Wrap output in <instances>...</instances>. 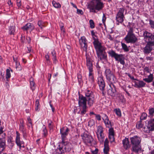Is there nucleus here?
Instances as JSON below:
<instances>
[{
	"instance_id": "obj_1",
	"label": "nucleus",
	"mask_w": 154,
	"mask_h": 154,
	"mask_svg": "<svg viewBox=\"0 0 154 154\" xmlns=\"http://www.w3.org/2000/svg\"><path fill=\"white\" fill-rule=\"evenodd\" d=\"M130 140L131 143L132 145L131 150L135 153H138L141 149V146H140L141 141V138L139 136H134L131 137Z\"/></svg>"
},
{
	"instance_id": "obj_2",
	"label": "nucleus",
	"mask_w": 154,
	"mask_h": 154,
	"mask_svg": "<svg viewBox=\"0 0 154 154\" xmlns=\"http://www.w3.org/2000/svg\"><path fill=\"white\" fill-rule=\"evenodd\" d=\"M102 0H92L89 5L90 11L96 13L97 11H100L104 7V5Z\"/></svg>"
},
{
	"instance_id": "obj_3",
	"label": "nucleus",
	"mask_w": 154,
	"mask_h": 154,
	"mask_svg": "<svg viewBox=\"0 0 154 154\" xmlns=\"http://www.w3.org/2000/svg\"><path fill=\"white\" fill-rule=\"evenodd\" d=\"M85 94L88 105L90 106H92L95 100L93 92L87 89L85 91Z\"/></svg>"
},
{
	"instance_id": "obj_4",
	"label": "nucleus",
	"mask_w": 154,
	"mask_h": 154,
	"mask_svg": "<svg viewBox=\"0 0 154 154\" xmlns=\"http://www.w3.org/2000/svg\"><path fill=\"white\" fill-rule=\"evenodd\" d=\"M105 75L106 79L111 83H115L116 79L112 72L109 69H106L105 71Z\"/></svg>"
},
{
	"instance_id": "obj_5",
	"label": "nucleus",
	"mask_w": 154,
	"mask_h": 154,
	"mask_svg": "<svg viewBox=\"0 0 154 154\" xmlns=\"http://www.w3.org/2000/svg\"><path fill=\"white\" fill-rule=\"evenodd\" d=\"M124 40L127 43H134L138 40V39L134 33H128L124 38Z\"/></svg>"
},
{
	"instance_id": "obj_6",
	"label": "nucleus",
	"mask_w": 154,
	"mask_h": 154,
	"mask_svg": "<svg viewBox=\"0 0 154 154\" xmlns=\"http://www.w3.org/2000/svg\"><path fill=\"white\" fill-rule=\"evenodd\" d=\"M83 142L86 144L91 145L94 141L93 138L90 135L87 134H84L81 135Z\"/></svg>"
},
{
	"instance_id": "obj_7",
	"label": "nucleus",
	"mask_w": 154,
	"mask_h": 154,
	"mask_svg": "<svg viewBox=\"0 0 154 154\" xmlns=\"http://www.w3.org/2000/svg\"><path fill=\"white\" fill-rule=\"evenodd\" d=\"M93 43L96 50L97 53L105 51L106 48L102 46L101 43L98 40H95L93 42Z\"/></svg>"
},
{
	"instance_id": "obj_8",
	"label": "nucleus",
	"mask_w": 154,
	"mask_h": 154,
	"mask_svg": "<svg viewBox=\"0 0 154 154\" xmlns=\"http://www.w3.org/2000/svg\"><path fill=\"white\" fill-rule=\"evenodd\" d=\"M124 10L123 8H120L116 15V20L117 22L120 23H122L124 20Z\"/></svg>"
},
{
	"instance_id": "obj_9",
	"label": "nucleus",
	"mask_w": 154,
	"mask_h": 154,
	"mask_svg": "<svg viewBox=\"0 0 154 154\" xmlns=\"http://www.w3.org/2000/svg\"><path fill=\"white\" fill-rule=\"evenodd\" d=\"M143 36L144 40L147 43H154V35H152L151 33L145 31L143 33Z\"/></svg>"
},
{
	"instance_id": "obj_10",
	"label": "nucleus",
	"mask_w": 154,
	"mask_h": 154,
	"mask_svg": "<svg viewBox=\"0 0 154 154\" xmlns=\"http://www.w3.org/2000/svg\"><path fill=\"white\" fill-rule=\"evenodd\" d=\"M108 54L111 57H114L116 61H119L124 57L122 54H118L113 50H111L108 52Z\"/></svg>"
},
{
	"instance_id": "obj_11",
	"label": "nucleus",
	"mask_w": 154,
	"mask_h": 154,
	"mask_svg": "<svg viewBox=\"0 0 154 154\" xmlns=\"http://www.w3.org/2000/svg\"><path fill=\"white\" fill-rule=\"evenodd\" d=\"M102 119L104 121L106 127V128H112L113 126V124H112L111 122L109 120L108 116L106 114H103L102 116Z\"/></svg>"
},
{
	"instance_id": "obj_12",
	"label": "nucleus",
	"mask_w": 154,
	"mask_h": 154,
	"mask_svg": "<svg viewBox=\"0 0 154 154\" xmlns=\"http://www.w3.org/2000/svg\"><path fill=\"white\" fill-rule=\"evenodd\" d=\"M60 132L62 138V143L64 144L66 142V136L67 135V128H62L60 129Z\"/></svg>"
},
{
	"instance_id": "obj_13",
	"label": "nucleus",
	"mask_w": 154,
	"mask_h": 154,
	"mask_svg": "<svg viewBox=\"0 0 154 154\" xmlns=\"http://www.w3.org/2000/svg\"><path fill=\"white\" fill-rule=\"evenodd\" d=\"M87 41V40L84 36L82 37L79 39V43L81 47L83 48V50L86 52L87 51L88 47Z\"/></svg>"
},
{
	"instance_id": "obj_14",
	"label": "nucleus",
	"mask_w": 154,
	"mask_h": 154,
	"mask_svg": "<svg viewBox=\"0 0 154 154\" xmlns=\"http://www.w3.org/2000/svg\"><path fill=\"white\" fill-rule=\"evenodd\" d=\"M87 101L86 98L82 95H79V105L80 107L87 106L86 103Z\"/></svg>"
},
{
	"instance_id": "obj_15",
	"label": "nucleus",
	"mask_w": 154,
	"mask_h": 154,
	"mask_svg": "<svg viewBox=\"0 0 154 154\" xmlns=\"http://www.w3.org/2000/svg\"><path fill=\"white\" fill-rule=\"evenodd\" d=\"M116 90V88L113 83L109 85V88L107 91V93L112 96H114L115 95Z\"/></svg>"
},
{
	"instance_id": "obj_16",
	"label": "nucleus",
	"mask_w": 154,
	"mask_h": 154,
	"mask_svg": "<svg viewBox=\"0 0 154 154\" xmlns=\"http://www.w3.org/2000/svg\"><path fill=\"white\" fill-rule=\"evenodd\" d=\"M154 44V43H147V45L143 48V52L144 54H148L152 50V46Z\"/></svg>"
},
{
	"instance_id": "obj_17",
	"label": "nucleus",
	"mask_w": 154,
	"mask_h": 154,
	"mask_svg": "<svg viewBox=\"0 0 154 154\" xmlns=\"http://www.w3.org/2000/svg\"><path fill=\"white\" fill-rule=\"evenodd\" d=\"M97 82L100 89L102 91L103 90L105 87V83L102 76L98 78Z\"/></svg>"
},
{
	"instance_id": "obj_18",
	"label": "nucleus",
	"mask_w": 154,
	"mask_h": 154,
	"mask_svg": "<svg viewBox=\"0 0 154 154\" xmlns=\"http://www.w3.org/2000/svg\"><path fill=\"white\" fill-rule=\"evenodd\" d=\"M122 143L123 147L125 150H127L130 148L131 145L129 139L128 138L125 137L124 139L122 140Z\"/></svg>"
},
{
	"instance_id": "obj_19",
	"label": "nucleus",
	"mask_w": 154,
	"mask_h": 154,
	"mask_svg": "<svg viewBox=\"0 0 154 154\" xmlns=\"http://www.w3.org/2000/svg\"><path fill=\"white\" fill-rule=\"evenodd\" d=\"M134 86L137 88H140L145 87L146 83L142 81L136 79L134 82Z\"/></svg>"
},
{
	"instance_id": "obj_20",
	"label": "nucleus",
	"mask_w": 154,
	"mask_h": 154,
	"mask_svg": "<svg viewBox=\"0 0 154 154\" xmlns=\"http://www.w3.org/2000/svg\"><path fill=\"white\" fill-rule=\"evenodd\" d=\"M16 136L15 139L16 143L18 146L24 144V142L20 140V134L17 131H16Z\"/></svg>"
},
{
	"instance_id": "obj_21",
	"label": "nucleus",
	"mask_w": 154,
	"mask_h": 154,
	"mask_svg": "<svg viewBox=\"0 0 154 154\" xmlns=\"http://www.w3.org/2000/svg\"><path fill=\"white\" fill-rule=\"evenodd\" d=\"M86 64L89 71H93V64L91 59L88 56H86Z\"/></svg>"
},
{
	"instance_id": "obj_22",
	"label": "nucleus",
	"mask_w": 154,
	"mask_h": 154,
	"mask_svg": "<svg viewBox=\"0 0 154 154\" xmlns=\"http://www.w3.org/2000/svg\"><path fill=\"white\" fill-rule=\"evenodd\" d=\"M147 128L149 131H154V119H151L148 122Z\"/></svg>"
},
{
	"instance_id": "obj_23",
	"label": "nucleus",
	"mask_w": 154,
	"mask_h": 154,
	"mask_svg": "<svg viewBox=\"0 0 154 154\" xmlns=\"http://www.w3.org/2000/svg\"><path fill=\"white\" fill-rule=\"evenodd\" d=\"M98 57L100 60H106L107 59V55L105 51L97 53Z\"/></svg>"
},
{
	"instance_id": "obj_24",
	"label": "nucleus",
	"mask_w": 154,
	"mask_h": 154,
	"mask_svg": "<svg viewBox=\"0 0 154 154\" xmlns=\"http://www.w3.org/2000/svg\"><path fill=\"white\" fill-rule=\"evenodd\" d=\"M22 29L24 30L27 31L29 30H30L32 31L34 29V27L31 23H28L22 28Z\"/></svg>"
},
{
	"instance_id": "obj_25",
	"label": "nucleus",
	"mask_w": 154,
	"mask_h": 154,
	"mask_svg": "<svg viewBox=\"0 0 154 154\" xmlns=\"http://www.w3.org/2000/svg\"><path fill=\"white\" fill-rule=\"evenodd\" d=\"M13 139V138L11 136H9L8 137L7 143L10 148H12L14 145V141Z\"/></svg>"
},
{
	"instance_id": "obj_26",
	"label": "nucleus",
	"mask_w": 154,
	"mask_h": 154,
	"mask_svg": "<svg viewBox=\"0 0 154 154\" xmlns=\"http://www.w3.org/2000/svg\"><path fill=\"white\" fill-rule=\"evenodd\" d=\"M3 129V128L2 127H0V140H6V134L4 132Z\"/></svg>"
},
{
	"instance_id": "obj_27",
	"label": "nucleus",
	"mask_w": 154,
	"mask_h": 154,
	"mask_svg": "<svg viewBox=\"0 0 154 154\" xmlns=\"http://www.w3.org/2000/svg\"><path fill=\"white\" fill-rule=\"evenodd\" d=\"M129 30L128 33H134V32L135 29H137V28H135L134 26V23H131L129 25Z\"/></svg>"
},
{
	"instance_id": "obj_28",
	"label": "nucleus",
	"mask_w": 154,
	"mask_h": 154,
	"mask_svg": "<svg viewBox=\"0 0 154 154\" xmlns=\"http://www.w3.org/2000/svg\"><path fill=\"white\" fill-rule=\"evenodd\" d=\"M6 145V140H0V153H1L5 149Z\"/></svg>"
},
{
	"instance_id": "obj_29",
	"label": "nucleus",
	"mask_w": 154,
	"mask_h": 154,
	"mask_svg": "<svg viewBox=\"0 0 154 154\" xmlns=\"http://www.w3.org/2000/svg\"><path fill=\"white\" fill-rule=\"evenodd\" d=\"M117 97L120 102L122 103L125 102V100L124 98V96L121 94H118L117 95Z\"/></svg>"
},
{
	"instance_id": "obj_30",
	"label": "nucleus",
	"mask_w": 154,
	"mask_h": 154,
	"mask_svg": "<svg viewBox=\"0 0 154 154\" xmlns=\"http://www.w3.org/2000/svg\"><path fill=\"white\" fill-rule=\"evenodd\" d=\"M98 139L100 143H103L104 140V133L97 134Z\"/></svg>"
},
{
	"instance_id": "obj_31",
	"label": "nucleus",
	"mask_w": 154,
	"mask_h": 154,
	"mask_svg": "<svg viewBox=\"0 0 154 154\" xmlns=\"http://www.w3.org/2000/svg\"><path fill=\"white\" fill-rule=\"evenodd\" d=\"M153 80V75L150 74L149 75L147 78L143 79V80L147 83H150Z\"/></svg>"
},
{
	"instance_id": "obj_32",
	"label": "nucleus",
	"mask_w": 154,
	"mask_h": 154,
	"mask_svg": "<svg viewBox=\"0 0 154 154\" xmlns=\"http://www.w3.org/2000/svg\"><path fill=\"white\" fill-rule=\"evenodd\" d=\"M89 71V80L91 84H92L94 81V78L92 73L93 71Z\"/></svg>"
},
{
	"instance_id": "obj_33",
	"label": "nucleus",
	"mask_w": 154,
	"mask_h": 154,
	"mask_svg": "<svg viewBox=\"0 0 154 154\" xmlns=\"http://www.w3.org/2000/svg\"><path fill=\"white\" fill-rule=\"evenodd\" d=\"M80 107V114L81 115L83 116L84 114H85L87 112V106L81 107Z\"/></svg>"
},
{
	"instance_id": "obj_34",
	"label": "nucleus",
	"mask_w": 154,
	"mask_h": 154,
	"mask_svg": "<svg viewBox=\"0 0 154 154\" xmlns=\"http://www.w3.org/2000/svg\"><path fill=\"white\" fill-rule=\"evenodd\" d=\"M104 131L103 128L101 126H99L97 128V134H103Z\"/></svg>"
},
{
	"instance_id": "obj_35",
	"label": "nucleus",
	"mask_w": 154,
	"mask_h": 154,
	"mask_svg": "<svg viewBox=\"0 0 154 154\" xmlns=\"http://www.w3.org/2000/svg\"><path fill=\"white\" fill-rule=\"evenodd\" d=\"M30 87L32 90L33 91L35 89V83L33 81V79L32 78H31L30 79Z\"/></svg>"
},
{
	"instance_id": "obj_36",
	"label": "nucleus",
	"mask_w": 154,
	"mask_h": 154,
	"mask_svg": "<svg viewBox=\"0 0 154 154\" xmlns=\"http://www.w3.org/2000/svg\"><path fill=\"white\" fill-rule=\"evenodd\" d=\"M143 125L141 120L138 121L136 125V128L138 129H140L143 127Z\"/></svg>"
},
{
	"instance_id": "obj_37",
	"label": "nucleus",
	"mask_w": 154,
	"mask_h": 154,
	"mask_svg": "<svg viewBox=\"0 0 154 154\" xmlns=\"http://www.w3.org/2000/svg\"><path fill=\"white\" fill-rule=\"evenodd\" d=\"M20 130L21 131H25L26 129L24 128V125L23 124V120L21 119L20 121Z\"/></svg>"
},
{
	"instance_id": "obj_38",
	"label": "nucleus",
	"mask_w": 154,
	"mask_h": 154,
	"mask_svg": "<svg viewBox=\"0 0 154 154\" xmlns=\"http://www.w3.org/2000/svg\"><path fill=\"white\" fill-rule=\"evenodd\" d=\"M15 26H12L9 28V33L11 35L14 34L15 32Z\"/></svg>"
},
{
	"instance_id": "obj_39",
	"label": "nucleus",
	"mask_w": 154,
	"mask_h": 154,
	"mask_svg": "<svg viewBox=\"0 0 154 154\" xmlns=\"http://www.w3.org/2000/svg\"><path fill=\"white\" fill-rule=\"evenodd\" d=\"M62 149V148L60 147L59 148L56 149L53 153V154H61Z\"/></svg>"
},
{
	"instance_id": "obj_40",
	"label": "nucleus",
	"mask_w": 154,
	"mask_h": 154,
	"mask_svg": "<svg viewBox=\"0 0 154 154\" xmlns=\"http://www.w3.org/2000/svg\"><path fill=\"white\" fill-rule=\"evenodd\" d=\"M43 128V134L44 137L47 136L48 134V131L45 125H43L42 127Z\"/></svg>"
},
{
	"instance_id": "obj_41",
	"label": "nucleus",
	"mask_w": 154,
	"mask_h": 154,
	"mask_svg": "<svg viewBox=\"0 0 154 154\" xmlns=\"http://www.w3.org/2000/svg\"><path fill=\"white\" fill-rule=\"evenodd\" d=\"M39 102L38 100H37L35 102V110L38 111L39 110Z\"/></svg>"
},
{
	"instance_id": "obj_42",
	"label": "nucleus",
	"mask_w": 154,
	"mask_h": 154,
	"mask_svg": "<svg viewBox=\"0 0 154 154\" xmlns=\"http://www.w3.org/2000/svg\"><path fill=\"white\" fill-rule=\"evenodd\" d=\"M52 3L54 6L55 8H59L60 7L61 5L59 3H57L54 1H53Z\"/></svg>"
},
{
	"instance_id": "obj_43",
	"label": "nucleus",
	"mask_w": 154,
	"mask_h": 154,
	"mask_svg": "<svg viewBox=\"0 0 154 154\" xmlns=\"http://www.w3.org/2000/svg\"><path fill=\"white\" fill-rule=\"evenodd\" d=\"M121 44L122 48L125 51L127 52L129 51V49L125 44L122 43Z\"/></svg>"
},
{
	"instance_id": "obj_44",
	"label": "nucleus",
	"mask_w": 154,
	"mask_h": 154,
	"mask_svg": "<svg viewBox=\"0 0 154 154\" xmlns=\"http://www.w3.org/2000/svg\"><path fill=\"white\" fill-rule=\"evenodd\" d=\"M147 114L145 112H143L140 117V120L146 119L147 117Z\"/></svg>"
},
{
	"instance_id": "obj_45",
	"label": "nucleus",
	"mask_w": 154,
	"mask_h": 154,
	"mask_svg": "<svg viewBox=\"0 0 154 154\" xmlns=\"http://www.w3.org/2000/svg\"><path fill=\"white\" fill-rule=\"evenodd\" d=\"M114 111L116 113V115L119 117H120L121 116V111L119 109H116L114 110Z\"/></svg>"
},
{
	"instance_id": "obj_46",
	"label": "nucleus",
	"mask_w": 154,
	"mask_h": 154,
	"mask_svg": "<svg viewBox=\"0 0 154 154\" xmlns=\"http://www.w3.org/2000/svg\"><path fill=\"white\" fill-rule=\"evenodd\" d=\"M149 113L150 116H153L154 114V109L153 108H150L149 109Z\"/></svg>"
},
{
	"instance_id": "obj_47",
	"label": "nucleus",
	"mask_w": 154,
	"mask_h": 154,
	"mask_svg": "<svg viewBox=\"0 0 154 154\" xmlns=\"http://www.w3.org/2000/svg\"><path fill=\"white\" fill-rule=\"evenodd\" d=\"M90 27L91 29L94 28L95 25L94 21L92 20H90L89 21Z\"/></svg>"
},
{
	"instance_id": "obj_48",
	"label": "nucleus",
	"mask_w": 154,
	"mask_h": 154,
	"mask_svg": "<svg viewBox=\"0 0 154 154\" xmlns=\"http://www.w3.org/2000/svg\"><path fill=\"white\" fill-rule=\"evenodd\" d=\"M95 124V121L93 119L90 120L88 122V125L90 127H91Z\"/></svg>"
},
{
	"instance_id": "obj_49",
	"label": "nucleus",
	"mask_w": 154,
	"mask_h": 154,
	"mask_svg": "<svg viewBox=\"0 0 154 154\" xmlns=\"http://www.w3.org/2000/svg\"><path fill=\"white\" fill-rule=\"evenodd\" d=\"M114 135V132L113 128H111L109 130V135Z\"/></svg>"
},
{
	"instance_id": "obj_50",
	"label": "nucleus",
	"mask_w": 154,
	"mask_h": 154,
	"mask_svg": "<svg viewBox=\"0 0 154 154\" xmlns=\"http://www.w3.org/2000/svg\"><path fill=\"white\" fill-rule=\"evenodd\" d=\"M11 77V74L10 72V70L9 69H7L6 70V78L7 79Z\"/></svg>"
},
{
	"instance_id": "obj_51",
	"label": "nucleus",
	"mask_w": 154,
	"mask_h": 154,
	"mask_svg": "<svg viewBox=\"0 0 154 154\" xmlns=\"http://www.w3.org/2000/svg\"><path fill=\"white\" fill-rule=\"evenodd\" d=\"M38 25L39 27L41 29H42L43 27L44 26V23L41 20L39 21L38 23Z\"/></svg>"
},
{
	"instance_id": "obj_52",
	"label": "nucleus",
	"mask_w": 154,
	"mask_h": 154,
	"mask_svg": "<svg viewBox=\"0 0 154 154\" xmlns=\"http://www.w3.org/2000/svg\"><path fill=\"white\" fill-rule=\"evenodd\" d=\"M104 148L103 149L104 152L106 154H107L109 151V146H104Z\"/></svg>"
},
{
	"instance_id": "obj_53",
	"label": "nucleus",
	"mask_w": 154,
	"mask_h": 154,
	"mask_svg": "<svg viewBox=\"0 0 154 154\" xmlns=\"http://www.w3.org/2000/svg\"><path fill=\"white\" fill-rule=\"evenodd\" d=\"M114 135H109V138L111 143H112L114 141L115 138Z\"/></svg>"
},
{
	"instance_id": "obj_54",
	"label": "nucleus",
	"mask_w": 154,
	"mask_h": 154,
	"mask_svg": "<svg viewBox=\"0 0 154 154\" xmlns=\"http://www.w3.org/2000/svg\"><path fill=\"white\" fill-rule=\"evenodd\" d=\"M78 81L79 83H81L82 82V76L80 74H79L78 75Z\"/></svg>"
},
{
	"instance_id": "obj_55",
	"label": "nucleus",
	"mask_w": 154,
	"mask_h": 154,
	"mask_svg": "<svg viewBox=\"0 0 154 154\" xmlns=\"http://www.w3.org/2000/svg\"><path fill=\"white\" fill-rule=\"evenodd\" d=\"M16 3L17 6L20 8L21 6V0H16Z\"/></svg>"
},
{
	"instance_id": "obj_56",
	"label": "nucleus",
	"mask_w": 154,
	"mask_h": 154,
	"mask_svg": "<svg viewBox=\"0 0 154 154\" xmlns=\"http://www.w3.org/2000/svg\"><path fill=\"white\" fill-rule=\"evenodd\" d=\"M51 54L52 55V56L53 57V59L54 60L55 62L56 60V56L55 55V52L54 51H53L51 52Z\"/></svg>"
},
{
	"instance_id": "obj_57",
	"label": "nucleus",
	"mask_w": 154,
	"mask_h": 154,
	"mask_svg": "<svg viewBox=\"0 0 154 154\" xmlns=\"http://www.w3.org/2000/svg\"><path fill=\"white\" fill-rule=\"evenodd\" d=\"M77 13L78 14L82 15L83 14V11L82 10L77 9Z\"/></svg>"
},
{
	"instance_id": "obj_58",
	"label": "nucleus",
	"mask_w": 154,
	"mask_h": 154,
	"mask_svg": "<svg viewBox=\"0 0 154 154\" xmlns=\"http://www.w3.org/2000/svg\"><path fill=\"white\" fill-rule=\"evenodd\" d=\"M95 117L97 120L99 121L101 120V117L100 115L96 114V115H95Z\"/></svg>"
},
{
	"instance_id": "obj_59",
	"label": "nucleus",
	"mask_w": 154,
	"mask_h": 154,
	"mask_svg": "<svg viewBox=\"0 0 154 154\" xmlns=\"http://www.w3.org/2000/svg\"><path fill=\"white\" fill-rule=\"evenodd\" d=\"M149 24L151 27L154 28V21L150 20H149Z\"/></svg>"
},
{
	"instance_id": "obj_60",
	"label": "nucleus",
	"mask_w": 154,
	"mask_h": 154,
	"mask_svg": "<svg viewBox=\"0 0 154 154\" xmlns=\"http://www.w3.org/2000/svg\"><path fill=\"white\" fill-rule=\"evenodd\" d=\"M125 58L124 57H123L122 59H121L120 60H119V61L120 62V63L123 65H124L125 64Z\"/></svg>"
},
{
	"instance_id": "obj_61",
	"label": "nucleus",
	"mask_w": 154,
	"mask_h": 154,
	"mask_svg": "<svg viewBox=\"0 0 154 154\" xmlns=\"http://www.w3.org/2000/svg\"><path fill=\"white\" fill-rule=\"evenodd\" d=\"M106 19V17L105 14H103V17L102 18V21L103 23L105 24V23Z\"/></svg>"
},
{
	"instance_id": "obj_62",
	"label": "nucleus",
	"mask_w": 154,
	"mask_h": 154,
	"mask_svg": "<svg viewBox=\"0 0 154 154\" xmlns=\"http://www.w3.org/2000/svg\"><path fill=\"white\" fill-rule=\"evenodd\" d=\"M109 141L107 138H106L105 141L104 143V146H109Z\"/></svg>"
},
{
	"instance_id": "obj_63",
	"label": "nucleus",
	"mask_w": 154,
	"mask_h": 154,
	"mask_svg": "<svg viewBox=\"0 0 154 154\" xmlns=\"http://www.w3.org/2000/svg\"><path fill=\"white\" fill-rule=\"evenodd\" d=\"M98 151V150L96 148L94 150L91 151L92 154H97Z\"/></svg>"
},
{
	"instance_id": "obj_64",
	"label": "nucleus",
	"mask_w": 154,
	"mask_h": 154,
	"mask_svg": "<svg viewBox=\"0 0 154 154\" xmlns=\"http://www.w3.org/2000/svg\"><path fill=\"white\" fill-rule=\"evenodd\" d=\"M23 133V137H25L27 134V132H26V130H25V131H22Z\"/></svg>"
}]
</instances>
